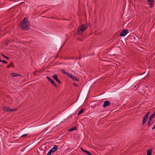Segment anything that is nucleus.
Returning <instances> with one entry per match:
<instances>
[{
	"instance_id": "1",
	"label": "nucleus",
	"mask_w": 155,
	"mask_h": 155,
	"mask_svg": "<svg viewBox=\"0 0 155 155\" xmlns=\"http://www.w3.org/2000/svg\"><path fill=\"white\" fill-rule=\"evenodd\" d=\"M20 25L21 28L23 30H28L30 28L29 24L27 21V18H24Z\"/></svg>"
},
{
	"instance_id": "2",
	"label": "nucleus",
	"mask_w": 155,
	"mask_h": 155,
	"mask_svg": "<svg viewBox=\"0 0 155 155\" xmlns=\"http://www.w3.org/2000/svg\"><path fill=\"white\" fill-rule=\"evenodd\" d=\"M87 28V27L84 25L80 26L78 27V34H81Z\"/></svg>"
},
{
	"instance_id": "3",
	"label": "nucleus",
	"mask_w": 155,
	"mask_h": 155,
	"mask_svg": "<svg viewBox=\"0 0 155 155\" xmlns=\"http://www.w3.org/2000/svg\"><path fill=\"white\" fill-rule=\"evenodd\" d=\"M58 147L57 146H55L53 148L50 150L48 153L47 155H51L52 153H54L57 150Z\"/></svg>"
},
{
	"instance_id": "4",
	"label": "nucleus",
	"mask_w": 155,
	"mask_h": 155,
	"mask_svg": "<svg viewBox=\"0 0 155 155\" xmlns=\"http://www.w3.org/2000/svg\"><path fill=\"white\" fill-rule=\"evenodd\" d=\"M4 110L8 112H13L15 110H16L17 109L15 108V109H11L9 107H8L7 106L5 107H4Z\"/></svg>"
},
{
	"instance_id": "5",
	"label": "nucleus",
	"mask_w": 155,
	"mask_h": 155,
	"mask_svg": "<svg viewBox=\"0 0 155 155\" xmlns=\"http://www.w3.org/2000/svg\"><path fill=\"white\" fill-rule=\"evenodd\" d=\"M128 31L127 29L123 30L120 33L119 35L121 36H124L127 33H128Z\"/></svg>"
},
{
	"instance_id": "6",
	"label": "nucleus",
	"mask_w": 155,
	"mask_h": 155,
	"mask_svg": "<svg viewBox=\"0 0 155 155\" xmlns=\"http://www.w3.org/2000/svg\"><path fill=\"white\" fill-rule=\"evenodd\" d=\"M147 2L150 8L153 7L154 5V0H147Z\"/></svg>"
},
{
	"instance_id": "7",
	"label": "nucleus",
	"mask_w": 155,
	"mask_h": 155,
	"mask_svg": "<svg viewBox=\"0 0 155 155\" xmlns=\"http://www.w3.org/2000/svg\"><path fill=\"white\" fill-rule=\"evenodd\" d=\"M47 78L50 82V83L52 84L55 87H57V85L54 83V81H53V80H51V78L47 76Z\"/></svg>"
},
{
	"instance_id": "8",
	"label": "nucleus",
	"mask_w": 155,
	"mask_h": 155,
	"mask_svg": "<svg viewBox=\"0 0 155 155\" xmlns=\"http://www.w3.org/2000/svg\"><path fill=\"white\" fill-rule=\"evenodd\" d=\"M147 74V72H144L143 74H141L140 75V76L139 77V78L141 79H142L145 77H146Z\"/></svg>"
},
{
	"instance_id": "9",
	"label": "nucleus",
	"mask_w": 155,
	"mask_h": 155,
	"mask_svg": "<svg viewBox=\"0 0 155 155\" xmlns=\"http://www.w3.org/2000/svg\"><path fill=\"white\" fill-rule=\"evenodd\" d=\"M110 104V103L108 101H106L104 102V105L102 107H105L107 106H109Z\"/></svg>"
},
{
	"instance_id": "10",
	"label": "nucleus",
	"mask_w": 155,
	"mask_h": 155,
	"mask_svg": "<svg viewBox=\"0 0 155 155\" xmlns=\"http://www.w3.org/2000/svg\"><path fill=\"white\" fill-rule=\"evenodd\" d=\"M66 74H67V76L71 78L73 80L75 81H77L78 80L77 79L74 77L71 74L69 73H67Z\"/></svg>"
},
{
	"instance_id": "11",
	"label": "nucleus",
	"mask_w": 155,
	"mask_h": 155,
	"mask_svg": "<svg viewBox=\"0 0 155 155\" xmlns=\"http://www.w3.org/2000/svg\"><path fill=\"white\" fill-rule=\"evenodd\" d=\"M53 78L58 82L59 84L61 83V81L58 79V76L56 75H54L52 76Z\"/></svg>"
},
{
	"instance_id": "12",
	"label": "nucleus",
	"mask_w": 155,
	"mask_h": 155,
	"mask_svg": "<svg viewBox=\"0 0 155 155\" xmlns=\"http://www.w3.org/2000/svg\"><path fill=\"white\" fill-rule=\"evenodd\" d=\"M148 117L145 116L143 118V125L146 122L147 120V119Z\"/></svg>"
},
{
	"instance_id": "13",
	"label": "nucleus",
	"mask_w": 155,
	"mask_h": 155,
	"mask_svg": "<svg viewBox=\"0 0 155 155\" xmlns=\"http://www.w3.org/2000/svg\"><path fill=\"white\" fill-rule=\"evenodd\" d=\"M77 129V127L76 126H74V127H72L71 128L69 129L68 130L69 131H73V130H76Z\"/></svg>"
},
{
	"instance_id": "14",
	"label": "nucleus",
	"mask_w": 155,
	"mask_h": 155,
	"mask_svg": "<svg viewBox=\"0 0 155 155\" xmlns=\"http://www.w3.org/2000/svg\"><path fill=\"white\" fill-rule=\"evenodd\" d=\"M155 117V111L149 117V119L152 120V119Z\"/></svg>"
},
{
	"instance_id": "15",
	"label": "nucleus",
	"mask_w": 155,
	"mask_h": 155,
	"mask_svg": "<svg viewBox=\"0 0 155 155\" xmlns=\"http://www.w3.org/2000/svg\"><path fill=\"white\" fill-rule=\"evenodd\" d=\"M152 151V149L148 150L147 151V155H151V154Z\"/></svg>"
},
{
	"instance_id": "16",
	"label": "nucleus",
	"mask_w": 155,
	"mask_h": 155,
	"mask_svg": "<svg viewBox=\"0 0 155 155\" xmlns=\"http://www.w3.org/2000/svg\"><path fill=\"white\" fill-rule=\"evenodd\" d=\"M85 109L84 108H81L79 111L78 113V115L80 114L83 113Z\"/></svg>"
},
{
	"instance_id": "17",
	"label": "nucleus",
	"mask_w": 155,
	"mask_h": 155,
	"mask_svg": "<svg viewBox=\"0 0 155 155\" xmlns=\"http://www.w3.org/2000/svg\"><path fill=\"white\" fill-rule=\"evenodd\" d=\"M12 77H16L17 76H20L19 74H17L16 73H12Z\"/></svg>"
},
{
	"instance_id": "18",
	"label": "nucleus",
	"mask_w": 155,
	"mask_h": 155,
	"mask_svg": "<svg viewBox=\"0 0 155 155\" xmlns=\"http://www.w3.org/2000/svg\"><path fill=\"white\" fill-rule=\"evenodd\" d=\"M152 121V120L149 119V120L147 123V125L148 126V127H149L150 125H151L152 123L151 122V121Z\"/></svg>"
},
{
	"instance_id": "19",
	"label": "nucleus",
	"mask_w": 155,
	"mask_h": 155,
	"mask_svg": "<svg viewBox=\"0 0 155 155\" xmlns=\"http://www.w3.org/2000/svg\"><path fill=\"white\" fill-rule=\"evenodd\" d=\"M84 152L85 153H86L87 154L89 155H92V154L90 152H89L85 150L84 151Z\"/></svg>"
},
{
	"instance_id": "20",
	"label": "nucleus",
	"mask_w": 155,
	"mask_h": 155,
	"mask_svg": "<svg viewBox=\"0 0 155 155\" xmlns=\"http://www.w3.org/2000/svg\"><path fill=\"white\" fill-rule=\"evenodd\" d=\"M2 55V56L5 58H6V59H9V57H7V56H5V55H4V54H1Z\"/></svg>"
},
{
	"instance_id": "21",
	"label": "nucleus",
	"mask_w": 155,
	"mask_h": 155,
	"mask_svg": "<svg viewBox=\"0 0 155 155\" xmlns=\"http://www.w3.org/2000/svg\"><path fill=\"white\" fill-rule=\"evenodd\" d=\"M12 66H13V63H11V64H9L7 66V68H8L10 67H12Z\"/></svg>"
},
{
	"instance_id": "22",
	"label": "nucleus",
	"mask_w": 155,
	"mask_h": 155,
	"mask_svg": "<svg viewBox=\"0 0 155 155\" xmlns=\"http://www.w3.org/2000/svg\"><path fill=\"white\" fill-rule=\"evenodd\" d=\"M61 71L62 72H63L64 74H66V75H67V74H66L67 73H68V72H66L64 70H62Z\"/></svg>"
},
{
	"instance_id": "23",
	"label": "nucleus",
	"mask_w": 155,
	"mask_h": 155,
	"mask_svg": "<svg viewBox=\"0 0 155 155\" xmlns=\"http://www.w3.org/2000/svg\"><path fill=\"white\" fill-rule=\"evenodd\" d=\"M150 113V111H148V112L145 115V116L148 117V116H149V114Z\"/></svg>"
},
{
	"instance_id": "24",
	"label": "nucleus",
	"mask_w": 155,
	"mask_h": 155,
	"mask_svg": "<svg viewBox=\"0 0 155 155\" xmlns=\"http://www.w3.org/2000/svg\"><path fill=\"white\" fill-rule=\"evenodd\" d=\"M1 61L4 63H5V64H7V62L5 61H4V60H1V61Z\"/></svg>"
},
{
	"instance_id": "25",
	"label": "nucleus",
	"mask_w": 155,
	"mask_h": 155,
	"mask_svg": "<svg viewBox=\"0 0 155 155\" xmlns=\"http://www.w3.org/2000/svg\"><path fill=\"white\" fill-rule=\"evenodd\" d=\"M28 136V134H23V135H22L21 137H26V136Z\"/></svg>"
},
{
	"instance_id": "26",
	"label": "nucleus",
	"mask_w": 155,
	"mask_h": 155,
	"mask_svg": "<svg viewBox=\"0 0 155 155\" xmlns=\"http://www.w3.org/2000/svg\"><path fill=\"white\" fill-rule=\"evenodd\" d=\"M155 129V124L154 125L153 127L152 128V130H153Z\"/></svg>"
},
{
	"instance_id": "27",
	"label": "nucleus",
	"mask_w": 155,
	"mask_h": 155,
	"mask_svg": "<svg viewBox=\"0 0 155 155\" xmlns=\"http://www.w3.org/2000/svg\"><path fill=\"white\" fill-rule=\"evenodd\" d=\"M81 150L84 152V151L85 150H84L82 147H80Z\"/></svg>"
},
{
	"instance_id": "28",
	"label": "nucleus",
	"mask_w": 155,
	"mask_h": 155,
	"mask_svg": "<svg viewBox=\"0 0 155 155\" xmlns=\"http://www.w3.org/2000/svg\"><path fill=\"white\" fill-rule=\"evenodd\" d=\"M73 84L74 85H76V86H77V85L76 84H75V83H73Z\"/></svg>"
},
{
	"instance_id": "29",
	"label": "nucleus",
	"mask_w": 155,
	"mask_h": 155,
	"mask_svg": "<svg viewBox=\"0 0 155 155\" xmlns=\"http://www.w3.org/2000/svg\"><path fill=\"white\" fill-rule=\"evenodd\" d=\"M6 44V45H8V44L7 43V44Z\"/></svg>"
},
{
	"instance_id": "30",
	"label": "nucleus",
	"mask_w": 155,
	"mask_h": 155,
	"mask_svg": "<svg viewBox=\"0 0 155 155\" xmlns=\"http://www.w3.org/2000/svg\"><path fill=\"white\" fill-rule=\"evenodd\" d=\"M77 34H78V32H77Z\"/></svg>"
},
{
	"instance_id": "31",
	"label": "nucleus",
	"mask_w": 155,
	"mask_h": 155,
	"mask_svg": "<svg viewBox=\"0 0 155 155\" xmlns=\"http://www.w3.org/2000/svg\"><path fill=\"white\" fill-rule=\"evenodd\" d=\"M1 65L0 64V66Z\"/></svg>"
}]
</instances>
